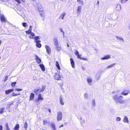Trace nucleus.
<instances>
[{"instance_id":"nucleus-1","label":"nucleus","mask_w":130,"mask_h":130,"mask_svg":"<svg viewBox=\"0 0 130 130\" xmlns=\"http://www.w3.org/2000/svg\"><path fill=\"white\" fill-rule=\"evenodd\" d=\"M123 97L122 96H118L117 95H115L113 96V99L114 101L117 103H122L123 102L122 99Z\"/></svg>"},{"instance_id":"nucleus-2","label":"nucleus","mask_w":130,"mask_h":130,"mask_svg":"<svg viewBox=\"0 0 130 130\" xmlns=\"http://www.w3.org/2000/svg\"><path fill=\"white\" fill-rule=\"evenodd\" d=\"M54 78L56 80H60L61 79V77L60 75L57 73H55L54 77Z\"/></svg>"},{"instance_id":"nucleus-3","label":"nucleus","mask_w":130,"mask_h":130,"mask_svg":"<svg viewBox=\"0 0 130 130\" xmlns=\"http://www.w3.org/2000/svg\"><path fill=\"white\" fill-rule=\"evenodd\" d=\"M62 118V113L60 112H58L57 113V120L60 121L61 120Z\"/></svg>"},{"instance_id":"nucleus-4","label":"nucleus","mask_w":130,"mask_h":130,"mask_svg":"<svg viewBox=\"0 0 130 130\" xmlns=\"http://www.w3.org/2000/svg\"><path fill=\"white\" fill-rule=\"evenodd\" d=\"M29 37L30 39H34L35 40V41H36L37 40H38L39 39V36H32L30 35L29 36Z\"/></svg>"},{"instance_id":"nucleus-5","label":"nucleus","mask_w":130,"mask_h":130,"mask_svg":"<svg viewBox=\"0 0 130 130\" xmlns=\"http://www.w3.org/2000/svg\"><path fill=\"white\" fill-rule=\"evenodd\" d=\"M29 37L30 39H34L35 40V41H36L37 40H38L39 39V36H32L30 35L29 36Z\"/></svg>"},{"instance_id":"nucleus-6","label":"nucleus","mask_w":130,"mask_h":130,"mask_svg":"<svg viewBox=\"0 0 130 130\" xmlns=\"http://www.w3.org/2000/svg\"><path fill=\"white\" fill-rule=\"evenodd\" d=\"M34 42L36 43V45L37 47L39 48H40L41 47V45L40 43H39L40 42H41L40 41L37 40L36 41H35Z\"/></svg>"},{"instance_id":"nucleus-7","label":"nucleus","mask_w":130,"mask_h":130,"mask_svg":"<svg viewBox=\"0 0 130 130\" xmlns=\"http://www.w3.org/2000/svg\"><path fill=\"white\" fill-rule=\"evenodd\" d=\"M82 8V6H79L77 9V13L79 14L81 12Z\"/></svg>"},{"instance_id":"nucleus-8","label":"nucleus","mask_w":130,"mask_h":130,"mask_svg":"<svg viewBox=\"0 0 130 130\" xmlns=\"http://www.w3.org/2000/svg\"><path fill=\"white\" fill-rule=\"evenodd\" d=\"M111 58V56L110 55H106L104 57H102L101 58V60H103L105 59H108Z\"/></svg>"},{"instance_id":"nucleus-9","label":"nucleus","mask_w":130,"mask_h":130,"mask_svg":"<svg viewBox=\"0 0 130 130\" xmlns=\"http://www.w3.org/2000/svg\"><path fill=\"white\" fill-rule=\"evenodd\" d=\"M45 48L47 52L49 54L51 52V49L50 47L48 45H46L45 46Z\"/></svg>"},{"instance_id":"nucleus-10","label":"nucleus","mask_w":130,"mask_h":130,"mask_svg":"<svg viewBox=\"0 0 130 130\" xmlns=\"http://www.w3.org/2000/svg\"><path fill=\"white\" fill-rule=\"evenodd\" d=\"M43 100V98L41 96V94H39L38 96V98L36 100L37 102H38L40 101H42Z\"/></svg>"},{"instance_id":"nucleus-11","label":"nucleus","mask_w":130,"mask_h":130,"mask_svg":"<svg viewBox=\"0 0 130 130\" xmlns=\"http://www.w3.org/2000/svg\"><path fill=\"white\" fill-rule=\"evenodd\" d=\"M0 18L2 22H5L6 21V19L4 15H1L0 16Z\"/></svg>"},{"instance_id":"nucleus-12","label":"nucleus","mask_w":130,"mask_h":130,"mask_svg":"<svg viewBox=\"0 0 130 130\" xmlns=\"http://www.w3.org/2000/svg\"><path fill=\"white\" fill-rule=\"evenodd\" d=\"M128 92V90H125L122 91L121 94L123 95H127Z\"/></svg>"},{"instance_id":"nucleus-13","label":"nucleus","mask_w":130,"mask_h":130,"mask_svg":"<svg viewBox=\"0 0 130 130\" xmlns=\"http://www.w3.org/2000/svg\"><path fill=\"white\" fill-rule=\"evenodd\" d=\"M53 41L54 44L55 46H59V42L57 39L54 38Z\"/></svg>"},{"instance_id":"nucleus-14","label":"nucleus","mask_w":130,"mask_h":130,"mask_svg":"<svg viewBox=\"0 0 130 130\" xmlns=\"http://www.w3.org/2000/svg\"><path fill=\"white\" fill-rule=\"evenodd\" d=\"M35 56L36 57V62L38 63H40L41 62L40 59L39 58L37 55H35Z\"/></svg>"},{"instance_id":"nucleus-15","label":"nucleus","mask_w":130,"mask_h":130,"mask_svg":"<svg viewBox=\"0 0 130 130\" xmlns=\"http://www.w3.org/2000/svg\"><path fill=\"white\" fill-rule=\"evenodd\" d=\"M70 61L71 62V64L72 67L74 68H75V63L73 61V59L72 58H70Z\"/></svg>"},{"instance_id":"nucleus-16","label":"nucleus","mask_w":130,"mask_h":130,"mask_svg":"<svg viewBox=\"0 0 130 130\" xmlns=\"http://www.w3.org/2000/svg\"><path fill=\"white\" fill-rule=\"evenodd\" d=\"M87 80L89 85H91L92 83V79L90 77H88L87 79Z\"/></svg>"},{"instance_id":"nucleus-17","label":"nucleus","mask_w":130,"mask_h":130,"mask_svg":"<svg viewBox=\"0 0 130 130\" xmlns=\"http://www.w3.org/2000/svg\"><path fill=\"white\" fill-rule=\"evenodd\" d=\"M121 9V5L119 4H117L116 7V10L117 11H120Z\"/></svg>"},{"instance_id":"nucleus-18","label":"nucleus","mask_w":130,"mask_h":130,"mask_svg":"<svg viewBox=\"0 0 130 130\" xmlns=\"http://www.w3.org/2000/svg\"><path fill=\"white\" fill-rule=\"evenodd\" d=\"M26 33L28 35L30 34L31 36H35V34L33 32H32L29 30L25 31Z\"/></svg>"},{"instance_id":"nucleus-19","label":"nucleus","mask_w":130,"mask_h":130,"mask_svg":"<svg viewBox=\"0 0 130 130\" xmlns=\"http://www.w3.org/2000/svg\"><path fill=\"white\" fill-rule=\"evenodd\" d=\"M123 122L125 123H128V118L126 116H125L123 119Z\"/></svg>"},{"instance_id":"nucleus-20","label":"nucleus","mask_w":130,"mask_h":130,"mask_svg":"<svg viewBox=\"0 0 130 130\" xmlns=\"http://www.w3.org/2000/svg\"><path fill=\"white\" fill-rule=\"evenodd\" d=\"M13 91L14 89H8L5 91V93L7 94H8Z\"/></svg>"},{"instance_id":"nucleus-21","label":"nucleus","mask_w":130,"mask_h":130,"mask_svg":"<svg viewBox=\"0 0 130 130\" xmlns=\"http://www.w3.org/2000/svg\"><path fill=\"white\" fill-rule=\"evenodd\" d=\"M116 38L118 40H119L120 41L124 42V40L123 38L121 37L116 36Z\"/></svg>"},{"instance_id":"nucleus-22","label":"nucleus","mask_w":130,"mask_h":130,"mask_svg":"<svg viewBox=\"0 0 130 130\" xmlns=\"http://www.w3.org/2000/svg\"><path fill=\"white\" fill-rule=\"evenodd\" d=\"M77 2L79 4L82 5V6L84 4V3L83 0H77Z\"/></svg>"},{"instance_id":"nucleus-23","label":"nucleus","mask_w":130,"mask_h":130,"mask_svg":"<svg viewBox=\"0 0 130 130\" xmlns=\"http://www.w3.org/2000/svg\"><path fill=\"white\" fill-rule=\"evenodd\" d=\"M115 64V63H114L108 65L106 67V69H108L112 68L114 66Z\"/></svg>"},{"instance_id":"nucleus-24","label":"nucleus","mask_w":130,"mask_h":130,"mask_svg":"<svg viewBox=\"0 0 130 130\" xmlns=\"http://www.w3.org/2000/svg\"><path fill=\"white\" fill-rule=\"evenodd\" d=\"M39 66L41 68L42 71H45V67L43 65L41 64H40Z\"/></svg>"},{"instance_id":"nucleus-25","label":"nucleus","mask_w":130,"mask_h":130,"mask_svg":"<svg viewBox=\"0 0 130 130\" xmlns=\"http://www.w3.org/2000/svg\"><path fill=\"white\" fill-rule=\"evenodd\" d=\"M38 8L39 10L41 11L42 10V6L41 4H39L38 5Z\"/></svg>"},{"instance_id":"nucleus-26","label":"nucleus","mask_w":130,"mask_h":130,"mask_svg":"<svg viewBox=\"0 0 130 130\" xmlns=\"http://www.w3.org/2000/svg\"><path fill=\"white\" fill-rule=\"evenodd\" d=\"M60 103L61 105H63L64 104L63 100L61 97H60L59 98Z\"/></svg>"},{"instance_id":"nucleus-27","label":"nucleus","mask_w":130,"mask_h":130,"mask_svg":"<svg viewBox=\"0 0 130 130\" xmlns=\"http://www.w3.org/2000/svg\"><path fill=\"white\" fill-rule=\"evenodd\" d=\"M19 125L18 124H16L14 128V130H19Z\"/></svg>"},{"instance_id":"nucleus-28","label":"nucleus","mask_w":130,"mask_h":130,"mask_svg":"<svg viewBox=\"0 0 130 130\" xmlns=\"http://www.w3.org/2000/svg\"><path fill=\"white\" fill-rule=\"evenodd\" d=\"M56 46V50L58 52L60 51L61 49V47L60 46Z\"/></svg>"},{"instance_id":"nucleus-29","label":"nucleus","mask_w":130,"mask_h":130,"mask_svg":"<svg viewBox=\"0 0 130 130\" xmlns=\"http://www.w3.org/2000/svg\"><path fill=\"white\" fill-rule=\"evenodd\" d=\"M34 97V95L33 93H31L30 96L29 100H32Z\"/></svg>"},{"instance_id":"nucleus-30","label":"nucleus","mask_w":130,"mask_h":130,"mask_svg":"<svg viewBox=\"0 0 130 130\" xmlns=\"http://www.w3.org/2000/svg\"><path fill=\"white\" fill-rule=\"evenodd\" d=\"M80 122L82 124H84L85 122V120L84 118H80Z\"/></svg>"},{"instance_id":"nucleus-31","label":"nucleus","mask_w":130,"mask_h":130,"mask_svg":"<svg viewBox=\"0 0 130 130\" xmlns=\"http://www.w3.org/2000/svg\"><path fill=\"white\" fill-rule=\"evenodd\" d=\"M66 15L65 13H62L60 15V18H61V19L62 20H63L64 19V17L65 15Z\"/></svg>"},{"instance_id":"nucleus-32","label":"nucleus","mask_w":130,"mask_h":130,"mask_svg":"<svg viewBox=\"0 0 130 130\" xmlns=\"http://www.w3.org/2000/svg\"><path fill=\"white\" fill-rule=\"evenodd\" d=\"M56 66L57 67V68H58V70H60V68L59 66V64H58V61H56Z\"/></svg>"},{"instance_id":"nucleus-33","label":"nucleus","mask_w":130,"mask_h":130,"mask_svg":"<svg viewBox=\"0 0 130 130\" xmlns=\"http://www.w3.org/2000/svg\"><path fill=\"white\" fill-rule=\"evenodd\" d=\"M12 96H17L18 95H20V93H19L18 94H15L14 93V92H13L12 93Z\"/></svg>"},{"instance_id":"nucleus-34","label":"nucleus","mask_w":130,"mask_h":130,"mask_svg":"<svg viewBox=\"0 0 130 130\" xmlns=\"http://www.w3.org/2000/svg\"><path fill=\"white\" fill-rule=\"evenodd\" d=\"M22 24L23 26L24 27H26L28 26V25L27 23L25 22L22 23Z\"/></svg>"},{"instance_id":"nucleus-35","label":"nucleus","mask_w":130,"mask_h":130,"mask_svg":"<svg viewBox=\"0 0 130 130\" xmlns=\"http://www.w3.org/2000/svg\"><path fill=\"white\" fill-rule=\"evenodd\" d=\"M53 129L54 130H56V129L55 128V124H53L51 125Z\"/></svg>"},{"instance_id":"nucleus-36","label":"nucleus","mask_w":130,"mask_h":130,"mask_svg":"<svg viewBox=\"0 0 130 130\" xmlns=\"http://www.w3.org/2000/svg\"><path fill=\"white\" fill-rule=\"evenodd\" d=\"M48 122L46 120H43V124L44 125H46L48 123Z\"/></svg>"},{"instance_id":"nucleus-37","label":"nucleus","mask_w":130,"mask_h":130,"mask_svg":"<svg viewBox=\"0 0 130 130\" xmlns=\"http://www.w3.org/2000/svg\"><path fill=\"white\" fill-rule=\"evenodd\" d=\"M116 121H120L121 120V118L119 117H117L116 118Z\"/></svg>"},{"instance_id":"nucleus-38","label":"nucleus","mask_w":130,"mask_h":130,"mask_svg":"<svg viewBox=\"0 0 130 130\" xmlns=\"http://www.w3.org/2000/svg\"><path fill=\"white\" fill-rule=\"evenodd\" d=\"M128 1V0H122L121 1V3L123 4L125 3Z\"/></svg>"},{"instance_id":"nucleus-39","label":"nucleus","mask_w":130,"mask_h":130,"mask_svg":"<svg viewBox=\"0 0 130 130\" xmlns=\"http://www.w3.org/2000/svg\"><path fill=\"white\" fill-rule=\"evenodd\" d=\"M41 91V90L38 89L36 90H35V92L36 94H37L38 93V92H39Z\"/></svg>"},{"instance_id":"nucleus-40","label":"nucleus","mask_w":130,"mask_h":130,"mask_svg":"<svg viewBox=\"0 0 130 130\" xmlns=\"http://www.w3.org/2000/svg\"><path fill=\"white\" fill-rule=\"evenodd\" d=\"M5 126H6V129L10 128L9 127L8 123H6V124H5Z\"/></svg>"},{"instance_id":"nucleus-41","label":"nucleus","mask_w":130,"mask_h":130,"mask_svg":"<svg viewBox=\"0 0 130 130\" xmlns=\"http://www.w3.org/2000/svg\"><path fill=\"white\" fill-rule=\"evenodd\" d=\"M4 108H3L0 109V113H3V111L4 109Z\"/></svg>"},{"instance_id":"nucleus-42","label":"nucleus","mask_w":130,"mask_h":130,"mask_svg":"<svg viewBox=\"0 0 130 130\" xmlns=\"http://www.w3.org/2000/svg\"><path fill=\"white\" fill-rule=\"evenodd\" d=\"M45 88V86H43L41 90V91L42 92L44 90V89Z\"/></svg>"},{"instance_id":"nucleus-43","label":"nucleus","mask_w":130,"mask_h":130,"mask_svg":"<svg viewBox=\"0 0 130 130\" xmlns=\"http://www.w3.org/2000/svg\"><path fill=\"white\" fill-rule=\"evenodd\" d=\"M15 91H20L22 90V89H19V88H16L15 89Z\"/></svg>"},{"instance_id":"nucleus-44","label":"nucleus","mask_w":130,"mask_h":130,"mask_svg":"<svg viewBox=\"0 0 130 130\" xmlns=\"http://www.w3.org/2000/svg\"><path fill=\"white\" fill-rule=\"evenodd\" d=\"M88 96V94L87 93H85L84 94V97L86 99L87 98Z\"/></svg>"},{"instance_id":"nucleus-45","label":"nucleus","mask_w":130,"mask_h":130,"mask_svg":"<svg viewBox=\"0 0 130 130\" xmlns=\"http://www.w3.org/2000/svg\"><path fill=\"white\" fill-rule=\"evenodd\" d=\"M16 84V82H14L12 83L11 84V86L12 87H14L15 86V84Z\"/></svg>"},{"instance_id":"nucleus-46","label":"nucleus","mask_w":130,"mask_h":130,"mask_svg":"<svg viewBox=\"0 0 130 130\" xmlns=\"http://www.w3.org/2000/svg\"><path fill=\"white\" fill-rule=\"evenodd\" d=\"M27 127V124L26 122H25L24 123V127L26 129Z\"/></svg>"},{"instance_id":"nucleus-47","label":"nucleus","mask_w":130,"mask_h":130,"mask_svg":"<svg viewBox=\"0 0 130 130\" xmlns=\"http://www.w3.org/2000/svg\"><path fill=\"white\" fill-rule=\"evenodd\" d=\"M75 55H76V56H77L78 55H79V53L78 51H77L76 50H75Z\"/></svg>"},{"instance_id":"nucleus-48","label":"nucleus","mask_w":130,"mask_h":130,"mask_svg":"<svg viewBox=\"0 0 130 130\" xmlns=\"http://www.w3.org/2000/svg\"><path fill=\"white\" fill-rule=\"evenodd\" d=\"M60 31L61 32H63V35H64V32H63V30L62 29V28H60Z\"/></svg>"},{"instance_id":"nucleus-49","label":"nucleus","mask_w":130,"mask_h":130,"mask_svg":"<svg viewBox=\"0 0 130 130\" xmlns=\"http://www.w3.org/2000/svg\"><path fill=\"white\" fill-rule=\"evenodd\" d=\"M32 28V26L31 25H30L29 26L28 30L31 31Z\"/></svg>"},{"instance_id":"nucleus-50","label":"nucleus","mask_w":130,"mask_h":130,"mask_svg":"<svg viewBox=\"0 0 130 130\" xmlns=\"http://www.w3.org/2000/svg\"><path fill=\"white\" fill-rule=\"evenodd\" d=\"M8 76H5V79L4 80V81L5 82L7 80V79H8Z\"/></svg>"},{"instance_id":"nucleus-51","label":"nucleus","mask_w":130,"mask_h":130,"mask_svg":"<svg viewBox=\"0 0 130 130\" xmlns=\"http://www.w3.org/2000/svg\"><path fill=\"white\" fill-rule=\"evenodd\" d=\"M92 104L93 106H94L95 105V102L94 101H93L92 102Z\"/></svg>"},{"instance_id":"nucleus-52","label":"nucleus","mask_w":130,"mask_h":130,"mask_svg":"<svg viewBox=\"0 0 130 130\" xmlns=\"http://www.w3.org/2000/svg\"><path fill=\"white\" fill-rule=\"evenodd\" d=\"M0 1L3 2H7V1H8V0H0Z\"/></svg>"},{"instance_id":"nucleus-53","label":"nucleus","mask_w":130,"mask_h":130,"mask_svg":"<svg viewBox=\"0 0 130 130\" xmlns=\"http://www.w3.org/2000/svg\"><path fill=\"white\" fill-rule=\"evenodd\" d=\"M80 55H79V54L78 55H77V56L78 58H79V59H81V57L80 56Z\"/></svg>"},{"instance_id":"nucleus-54","label":"nucleus","mask_w":130,"mask_h":130,"mask_svg":"<svg viewBox=\"0 0 130 130\" xmlns=\"http://www.w3.org/2000/svg\"><path fill=\"white\" fill-rule=\"evenodd\" d=\"M81 59H82L83 60H87V58H81Z\"/></svg>"},{"instance_id":"nucleus-55","label":"nucleus","mask_w":130,"mask_h":130,"mask_svg":"<svg viewBox=\"0 0 130 130\" xmlns=\"http://www.w3.org/2000/svg\"><path fill=\"white\" fill-rule=\"evenodd\" d=\"M3 129V127L2 126H0V130H2Z\"/></svg>"},{"instance_id":"nucleus-56","label":"nucleus","mask_w":130,"mask_h":130,"mask_svg":"<svg viewBox=\"0 0 130 130\" xmlns=\"http://www.w3.org/2000/svg\"><path fill=\"white\" fill-rule=\"evenodd\" d=\"M14 102L13 101H12L10 102V103L11 104H12Z\"/></svg>"},{"instance_id":"nucleus-57","label":"nucleus","mask_w":130,"mask_h":130,"mask_svg":"<svg viewBox=\"0 0 130 130\" xmlns=\"http://www.w3.org/2000/svg\"><path fill=\"white\" fill-rule=\"evenodd\" d=\"M63 126V124H62L61 125L59 126V127L60 128V127H62Z\"/></svg>"},{"instance_id":"nucleus-58","label":"nucleus","mask_w":130,"mask_h":130,"mask_svg":"<svg viewBox=\"0 0 130 130\" xmlns=\"http://www.w3.org/2000/svg\"><path fill=\"white\" fill-rule=\"evenodd\" d=\"M97 4H98V5H99V1H97Z\"/></svg>"},{"instance_id":"nucleus-59","label":"nucleus","mask_w":130,"mask_h":130,"mask_svg":"<svg viewBox=\"0 0 130 130\" xmlns=\"http://www.w3.org/2000/svg\"><path fill=\"white\" fill-rule=\"evenodd\" d=\"M1 43H2L1 41V40H0V45L1 44Z\"/></svg>"},{"instance_id":"nucleus-60","label":"nucleus","mask_w":130,"mask_h":130,"mask_svg":"<svg viewBox=\"0 0 130 130\" xmlns=\"http://www.w3.org/2000/svg\"><path fill=\"white\" fill-rule=\"evenodd\" d=\"M67 46H68V47H69V45L68 44H67Z\"/></svg>"},{"instance_id":"nucleus-61","label":"nucleus","mask_w":130,"mask_h":130,"mask_svg":"<svg viewBox=\"0 0 130 130\" xmlns=\"http://www.w3.org/2000/svg\"><path fill=\"white\" fill-rule=\"evenodd\" d=\"M6 130H10V128H9L8 129H6Z\"/></svg>"},{"instance_id":"nucleus-62","label":"nucleus","mask_w":130,"mask_h":130,"mask_svg":"<svg viewBox=\"0 0 130 130\" xmlns=\"http://www.w3.org/2000/svg\"><path fill=\"white\" fill-rule=\"evenodd\" d=\"M49 111L50 112H51V110L50 109H49Z\"/></svg>"},{"instance_id":"nucleus-63","label":"nucleus","mask_w":130,"mask_h":130,"mask_svg":"<svg viewBox=\"0 0 130 130\" xmlns=\"http://www.w3.org/2000/svg\"><path fill=\"white\" fill-rule=\"evenodd\" d=\"M42 130H44V129H42Z\"/></svg>"}]
</instances>
